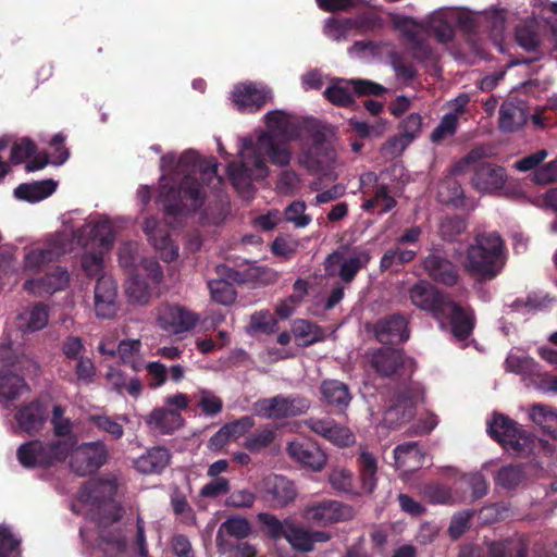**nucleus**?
Segmentation results:
<instances>
[{
  "label": "nucleus",
  "mask_w": 557,
  "mask_h": 557,
  "mask_svg": "<svg viewBox=\"0 0 557 557\" xmlns=\"http://www.w3.org/2000/svg\"><path fill=\"white\" fill-rule=\"evenodd\" d=\"M218 163L213 160L200 161L195 151H186L178 159L173 153L161 158L160 170L162 202L166 216L196 211L206 198L205 187L196 182V175L208 187L216 188L221 177L216 174Z\"/></svg>",
  "instance_id": "nucleus-1"
},
{
  "label": "nucleus",
  "mask_w": 557,
  "mask_h": 557,
  "mask_svg": "<svg viewBox=\"0 0 557 557\" xmlns=\"http://www.w3.org/2000/svg\"><path fill=\"white\" fill-rule=\"evenodd\" d=\"M269 134L294 140L300 136L302 122L283 110H273L264 115ZM310 137L302 140L299 163L310 171L327 172L336 164L335 132L332 127L315 122H304Z\"/></svg>",
  "instance_id": "nucleus-2"
},
{
  "label": "nucleus",
  "mask_w": 557,
  "mask_h": 557,
  "mask_svg": "<svg viewBox=\"0 0 557 557\" xmlns=\"http://www.w3.org/2000/svg\"><path fill=\"white\" fill-rule=\"evenodd\" d=\"M240 143L239 161L228 164L227 174L237 191L244 198H249L253 181L269 175L263 156L267 154L272 164L286 166L292 160V151L286 144L276 143L269 133H261L256 141L243 138Z\"/></svg>",
  "instance_id": "nucleus-3"
},
{
  "label": "nucleus",
  "mask_w": 557,
  "mask_h": 557,
  "mask_svg": "<svg viewBox=\"0 0 557 557\" xmlns=\"http://www.w3.org/2000/svg\"><path fill=\"white\" fill-rule=\"evenodd\" d=\"M70 240L81 246L85 252L81 259V267L88 276H97L103 269V255L113 244L111 222L106 218H90L82 226L67 228Z\"/></svg>",
  "instance_id": "nucleus-4"
},
{
  "label": "nucleus",
  "mask_w": 557,
  "mask_h": 557,
  "mask_svg": "<svg viewBox=\"0 0 557 557\" xmlns=\"http://www.w3.org/2000/svg\"><path fill=\"white\" fill-rule=\"evenodd\" d=\"M409 298L416 307L434 312L437 319L450 321L453 334L458 339H466L472 332L474 319L471 311H466L444 297L429 282L420 281L409 290Z\"/></svg>",
  "instance_id": "nucleus-5"
},
{
  "label": "nucleus",
  "mask_w": 557,
  "mask_h": 557,
  "mask_svg": "<svg viewBox=\"0 0 557 557\" xmlns=\"http://www.w3.org/2000/svg\"><path fill=\"white\" fill-rule=\"evenodd\" d=\"M506 262L505 243L496 232L475 236L468 247L465 269L472 275L491 280L503 270Z\"/></svg>",
  "instance_id": "nucleus-6"
},
{
  "label": "nucleus",
  "mask_w": 557,
  "mask_h": 557,
  "mask_svg": "<svg viewBox=\"0 0 557 557\" xmlns=\"http://www.w3.org/2000/svg\"><path fill=\"white\" fill-rule=\"evenodd\" d=\"M487 432L510 454L527 457L536 450L550 454V448L542 441L527 434L513 420L497 413L487 423Z\"/></svg>",
  "instance_id": "nucleus-7"
},
{
  "label": "nucleus",
  "mask_w": 557,
  "mask_h": 557,
  "mask_svg": "<svg viewBox=\"0 0 557 557\" xmlns=\"http://www.w3.org/2000/svg\"><path fill=\"white\" fill-rule=\"evenodd\" d=\"M29 360L17 356L11 343L0 345V403L9 406L12 401L26 397L29 387L22 376L12 371L22 370Z\"/></svg>",
  "instance_id": "nucleus-8"
},
{
  "label": "nucleus",
  "mask_w": 557,
  "mask_h": 557,
  "mask_svg": "<svg viewBox=\"0 0 557 557\" xmlns=\"http://www.w3.org/2000/svg\"><path fill=\"white\" fill-rule=\"evenodd\" d=\"M76 447L73 438L55 440L50 443L30 441L17 449V459L25 468L50 467L67 458L70 451Z\"/></svg>",
  "instance_id": "nucleus-9"
},
{
  "label": "nucleus",
  "mask_w": 557,
  "mask_h": 557,
  "mask_svg": "<svg viewBox=\"0 0 557 557\" xmlns=\"http://www.w3.org/2000/svg\"><path fill=\"white\" fill-rule=\"evenodd\" d=\"M103 492L104 490H79L76 499L82 507L87 508L99 527L108 529L123 518L125 510L119 502Z\"/></svg>",
  "instance_id": "nucleus-10"
},
{
  "label": "nucleus",
  "mask_w": 557,
  "mask_h": 557,
  "mask_svg": "<svg viewBox=\"0 0 557 557\" xmlns=\"http://www.w3.org/2000/svg\"><path fill=\"white\" fill-rule=\"evenodd\" d=\"M370 259L368 250L341 247L326 257L325 273L329 276L339 277L345 283H350L356 274L369 263Z\"/></svg>",
  "instance_id": "nucleus-11"
},
{
  "label": "nucleus",
  "mask_w": 557,
  "mask_h": 557,
  "mask_svg": "<svg viewBox=\"0 0 557 557\" xmlns=\"http://www.w3.org/2000/svg\"><path fill=\"white\" fill-rule=\"evenodd\" d=\"M73 251L67 227L52 235L42 247L28 249L24 255V270L39 271L45 264L58 260L61 256Z\"/></svg>",
  "instance_id": "nucleus-12"
},
{
  "label": "nucleus",
  "mask_w": 557,
  "mask_h": 557,
  "mask_svg": "<svg viewBox=\"0 0 557 557\" xmlns=\"http://www.w3.org/2000/svg\"><path fill=\"white\" fill-rule=\"evenodd\" d=\"M310 401L300 396H275L255 403V412L267 419H283L307 412Z\"/></svg>",
  "instance_id": "nucleus-13"
},
{
  "label": "nucleus",
  "mask_w": 557,
  "mask_h": 557,
  "mask_svg": "<svg viewBox=\"0 0 557 557\" xmlns=\"http://www.w3.org/2000/svg\"><path fill=\"white\" fill-rule=\"evenodd\" d=\"M70 468L79 475L85 476L97 471L107 462L108 449L102 442L85 443L71 451Z\"/></svg>",
  "instance_id": "nucleus-14"
},
{
  "label": "nucleus",
  "mask_w": 557,
  "mask_h": 557,
  "mask_svg": "<svg viewBox=\"0 0 557 557\" xmlns=\"http://www.w3.org/2000/svg\"><path fill=\"white\" fill-rule=\"evenodd\" d=\"M351 506L338 500H323L306 507L304 518L318 527L347 521L354 517Z\"/></svg>",
  "instance_id": "nucleus-15"
},
{
  "label": "nucleus",
  "mask_w": 557,
  "mask_h": 557,
  "mask_svg": "<svg viewBox=\"0 0 557 557\" xmlns=\"http://www.w3.org/2000/svg\"><path fill=\"white\" fill-rule=\"evenodd\" d=\"M352 91L358 95L379 96L385 91V88L367 79H337L325 89L324 95L335 104L347 106L352 101Z\"/></svg>",
  "instance_id": "nucleus-16"
},
{
  "label": "nucleus",
  "mask_w": 557,
  "mask_h": 557,
  "mask_svg": "<svg viewBox=\"0 0 557 557\" xmlns=\"http://www.w3.org/2000/svg\"><path fill=\"white\" fill-rule=\"evenodd\" d=\"M199 321L197 313L182 306H163L157 317L158 325L173 335L189 332Z\"/></svg>",
  "instance_id": "nucleus-17"
},
{
  "label": "nucleus",
  "mask_w": 557,
  "mask_h": 557,
  "mask_svg": "<svg viewBox=\"0 0 557 557\" xmlns=\"http://www.w3.org/2000/svg\"><path fill=\"white\" fill-rule=\"evenodd\" d=\"M232 100L242 112H255L272 100V91L263 85L242 83L234 87Z\"/></svg>",
  "instance_id": "nucleus-18"
},
{
  "label": "nucleus",
  "mask_w": 557,
  "mask_h": 557,
  "mask_svg": "<svg viewBox=\"0 0 557 557\" xmlns=\"http://www.w3.org/2000/svg\"><path fill=\"white\" fill-rule=\"evenodd\" d=\"M422 400V393L419 387L401 392L396 404L384 413V423L395 428L410 421L414 416V408Z\"/></svg>",
  "instance_id": "nucleus-19"
},
{
  "label": "nucleus",
  "mask_w": 557,
  "mask_h": 557,
  "mask_svg": "<svg viewBox=\"0 0 557 557\" xmlns=\"http://www.w3.org/2000/svg\"><path fill=\"white\" fill-rule=\"evenodd\" d=\"M119 262L128 275L135 273L136 269L147 275L154 283H160L162 280V271L159 263L153 259H138V246L136 244H124L119 250Z\"/></svg>",
  "instance_id": "nucleus-20"
},
{
  "label": "nucleus",
  "mask_w": 557,
  "mask_h": 557,
  "mask_svg": "<svg viewBox=\"0 0 557 557\" xmlns=\"http://www.w3.org/2000/svg\"><path fill=\"white\" fill-rule=\"evenodd\" d=\"M119 309L116 284L111 276L102 275L95 286V311L99 318H112Z\"/></svg>",
  "instance_id": "nucleus-21"
},
{
  "label": "nucleus",
  "mask_w": 557,
  "mask_h": 557,
  "mask_svg": "<svg viewBox=\"0 0 557 557\" xmlns=\"http://www.w3.org/2000/svg\"><path fill=\"white\" fill-rule=\"evenodd\" d=\"M507 181V174L502 166L482 163L474 169L471 184L481 194H494L502 189Z\"/></svg>",
  "instance_id": "nucleus-22"
},
{
  "label": "nucleus",
  "mask_w": 557,
  "mask_h": 557,
  "mask_svg": "<svg viewBox=\"0 0 557 557\" xmlns=\"http://www.w3.org/2000/svg\"><path fill=\"white\" fill-rule=\"evenodd\" d=\"M306 425L314 433L341 447L350 446L356 441L354 433L347 426L341 425L331 419L310 418L306 421Z\"/></svg>",
  "instance_id": "nucleus-23"
},
{
  "label": "nucleus",
  "mask_w": 557,
  "mask_h": 557,
  "mask_svg": "<svg viewBox=\"0 0 557 557\" xmlns=\"http://www.w3.org/2000/svg\"><path fill=\"white\" fill-rule=\"evenodd\" d=\"M289 457L313 471H320L326 463L325 453L315 444L294 441L287 446Z\"/></svg>",
  "instance_id": "nucleus-24"
},
{
  "label": "nucleus",
  "mask_w": 557,
  "mask_h": 557,
  "mask_svg": "<svg viewBox=\"0 0 557 557\" xmlns=\"http://www.w3.org/2000/svg\"><path fill=\"white\" fill-rule=\"evenodd\" d=\"M395 467L404 474L421 469L426 461V454L417 442L397 445L394 448Z\"/></svg>",
  "instance_id": "nucleus-25"
},
{
  "label": "nucleus",
  "mask_w": 557,
  "mask_h": 557,
  "mask_svg": "<svg viewBox=\"0 0 557 557\" xmlns=\"http://www.w3.org/2000/svg\"><path fill=\"white\" fill-rule=\"evenodd\" d=\"M70 275L66 270L57 268L42 278L28 280L24 284V289L35 296L52 294L62 290L69 284Z\"/></svg>",
  "instance_id": "nucleus-26"
},
{
  "label": "nucleus",
  "mask_w": 557,
  "mask_h": 557,
  "mask_svg": "<svg viewBox=\"0 0 557 557\" xmlns=\"http://www.w3.org/2000/svg\"><path fill=\"white\" fill-rule=\"evenodd\" d=\"M375 334L381 343L397 344L409 338L407 321L401 315H392L380 320L375 325Z\"/></svg>",
  "instance_id": "nucleus-27"
},
{
  "label": "nucleus",
  "mask_w": 557,
  "mask_h": 557,
  "mask_svg": "<svg viewBox=\"0 0 557 557\" xmlns=\"http://www.w3.org/2000/svg\"><path fill=\"white\" fill-rule=\"evenodd\" d=\"M171 460L170 451L164 447H152L133 460L134 468L143 474H158Z\"/></svg>",
  "instance_id": "nucleus-28"
},
{
  "label": "nucleus",
  "mask_w": 557,
  "mask_h": 557,
  "mask_svg": "<svg viewBox=\"0 0 557 557\" xmlns=\"http://www.w3.org/2000/svg\"><path fill=\"white\" fill-rule=\"evenodd\" d=\"M106 381L110 388L120 395L128 394L134 398H138L144 385L138 376H128L123 370L110 367L106 373Z\"/></svg>",
  "instance_id": "nucleus-29"
},
{
  "label": "nucleus",
  "mask_w": 557,
  "mask_h": 557,
  "mask_svg": "<svg viewBox=\"0 0 557 557\" xmlns=\"http://www.w3.org/2000/svg\"><path fill=\"white\" fill-rule=\"evenodd\" d=\"M423 267L428 274L440 283L453 285L457 282L455 265L438 252L428 256Z\"/></svg>",
  "instance_id": "nucleus-30"
},
{
  "label": "nucleus",
  "mask_w": 557,
  "mask_h": 557,
  "mask_svg": "<svg viewBox=\"0 0 557 557\" xmlns=\"http://www.w3.org/2000/svg\"><path fill=\"white\" fill-rule=\"evenodd\" d=\"M146 423L152 430L161 433H171L180 429L184 419L181 412L163 407L154 408L147 417Z\"/></svg>",
  "instance_id": "nucleus-31"
},
{
  "label": "nucleus",
  "mask_w": 557,
  "mask_h": 557,
  "mask_svg": "<svg viewBox=\"0 0 557 557\" xmlns=\"http://www.w3.org/2000/svg\"><path fill=\"white\" fill-rule=\"evenodd\" d=\"M144 231L164 261H172L178 256V248L169 238L165 232L158 227L154 219H147Z\"/></svg>",
  "instance_id": "nucleus-32"
},
{
  "label": "nucleus",
  "mask_w": 557,
  "mask_h": 557,
  "mask_svg": "<svg viewBox=\"0 0 557 557\" xmlns=\"http://www.w3.org/2000/svg\"><path fill=\"white\" fill-rule=\"evenodd\" d=\"M48 309L45 305L35 304L25 308L16 318V326L23 332H35L48 324Z\"/></svg>",
  "instance_id": "nucleus-33"
},
{
  "label": "nucleus",
  "mask_w": 557,
  "mask_h": 557,
  "mask_svg": "<svg viewBox=\"0 0 557 557\" xmlns=\"http://www.w3.org/2000/svg\"><path fill=\"white\" fill-rule=\"evenodd\" d=\"M150 284H156L145 272L136 269L135 273L129 274L126 284V295L128 300L135 305H146L150 299Z\"/></svg>",
  "instance_id": "nucleus-34"
},
{
  "label": "nucleus",
  "mask_w": 557,
  "mask_h": 557,
  "mask_svg": "<svg viewBox=\"0 0 557 557\" xmlns=\"http://www.w3.org/2000/svg\"><path fill=\"white\" fill-rule=\"evenodd\" d=\"M57 188L53 180H45L34 183H24L14 189L17 199L28 202H38L51 196Z\"/></svg>",
  "instance_id": "nucleus-35"
},
{
  "label": "nucleus",
  "mask_w": 557,
  "mask_h": 557,
  "mask_svg": "<svg viewBox=\"0 0 557 557\" xmlns=\"http://www.w3.org/2000/svg\"><path fill=\"white\" fill-rule=\"evenodd\" d=\"M15 419L20 428L27 433L38 432L46 420L45 411L39 403H32L20 409Z\"/></svg>",
  "instance_id": "nucleus-36"
},
{
  "label": "nucleus",
  "mask_w": 557,
  "mask_h": 557,
  "mask_svg": "<svg viewBox=\"0 0 557 557\" xmlns=\"http://www.w3.org/2000/svg\"><path fill=\"white\" fill-rule=\"evenodd\" d=\"M405 363L400 350L384 348L376 351L372 357V366L383 375H391Z\"/></svg>",
  "instance_id": "nucleus-37"
},
{
  "label": "nucleus",
  "mask_w": 557,
  "mask_h": 557,
  "mask_svg": "<svg viewBox=\"0 0 557 557\" xmlns=\"http://www.w3.org/2000/svg\"><path fill=\"white\" fill-rule=\"evenodd\" d=\"M323 399L332 406L347 407L351 395L346 384L337 380H325L321 384Z\"/></svg>",
  "instance_id": "nucleus-38"
},
{
  "label": "nucleus",
  "mask_w": 557,
  "mask_h": 557,
  "mask_svg": "<svg viewBox=\"0 0 557 557\" xmlns=\"http://www.w3.org/2000/svg\"><path fill=\"white\" fill-rule=\"evenodd\" d=\"M527 121V115L522 107L512 102H504L499 110V126L504 132H513L519 129Z\"/></svg>",
  "instance_id": "nucleus-39"
},
{
  "label": "nucleus",
  "mask_w": 557,
  "mask_h": 557,
  "mask_svg": "<svg viewBox=\"0 0 557 557\" xmlns=\"http://www.w3.org/2000/svg\"><path fill=\"white\" fill-rule=\"evenodd\" d=\"M292 333L301 342L302 346H310L325 338V332L320 326L304 319L293 322Z\"/></svg>",
  "instance_id": "nucleus-40"
},
{
  "label": "nucleus",
  "mask_w": 557,
  "mask_h": 557,
  "mask_svg": "<svg viewBox=\"0 0 557 557\" xmlns=\"http://www.w3.org/2000/svg\"><path fill=\"white\" fill-rule=\"evenodd\" d=\"M140 350L141 342L139 339L121 341L116 348V355L122 363L129 366L134 371H140L144 368Z\"/></svg>",
  "instance_id": "nucleus-41"
},
{
  "label": "nucleus",
  "mask_w": 557,
  "mask_h": 557,
  "mask_svg": "<svg viewBox=\"0 0 557 557\" xmlns=\"http://www.w3.org/2000/svg\"><path fill=\"white\" fill-rule=\"evenodd\" d=\"M487 557H527V548L519 542L507 539L485 543Z\"/></svg>",
  "instance_id": "nucleus-42"
},
{
  "label": "nucleus",
  "mask_w": 557,
  "mask_h": 557,
  "mask_svg": "<svg viewBox=\"0 0 557 557\" xmlns=\"http://www.w3.org/2000/svg\"><path fill=\"white\" fill-rule=\"evenodd\" d=\"M227 534L237 540L246 539L251 533V527L247 519L240 517H230L220 525L216 533V543L223 545V534Z\"/></svg>",
  "instance_id": "nucleus-43"
},
{
  "label": "nucleus",
  "mask_w": 557,
  "mask_h": 557,
  "mask_svg": "<svg viewBox=\"0 0 557 557\" xmlns=\"http://www.w3.org/2000/svg\"><path fill=\"white\" fill-rule=\"evenodd\" d=\"M258 521L261 523V531L265 536L273 541H278L286 537L292 519L281 521L274 515L261 512L258 515Z\"/></svg>",
  "instance_id": "nucleus-44"
},
{
  "label": "nucleus",
  "mask_w": 557,
  "mask_h": 557,
  "mask_svg": "<svg viewBox=\"0 0 557 557\" xmlns=\"http://www.w3.org/2000/svg\"><path fill=\"white\" fill-rule=\"evenodd\" d=\"M495 483L502 487H515L528 483V472L524 467L510 465L503 467L494 474Z\"/></svg>",
  "instance_id": "nucleus-45"
},
{
  "label": "nucleus",
  "mask_w": 557,
  "mask_h": 557,
  "mask_svg": "<svg viewBox=\"0 0 557 557\" xmlns=\"http://www.w3.org/2000/svg\"><path fill=\"white\" fill-rule=\"evenodd\" d=\"M360 478L364 487H374L377 484V460L366 449H362L358 459Z\"/></svg>",
  "instance_id": "nucleus-46"
},
{
  "label": "nucleus",
  "mask_w": 557,
  "mask_h": 557,
  "mask_svg": "<svg viewBox=\"0 0 557 557\" xmlns=\"http://www.w3.org/2000/svg\"><path fill=\"white\" fill-rule=\"evenodd\" d=\"M285 540L296 552L309 553L313 550L311 545L310 531L297 525L292 520L289 528L287 529Z\"/></svg>",
  "instance_id": "nucleus-47"
},
{
  "label": "nucleus",
  "mask_w": 557,
  "mask_h": 557,
  "mask_svg": "<svg viewBox=\"0 0 557 557\" xmlns=\"http://www.w3.org/2000/svg\"><path fill=\"white\" fill-rule=\"evenodd\" d=\"M388 16L393 26L411 40H417L424 32L423 25L411 17L396 13H389Z\"/></svg>",
  "instance_id": "nucleus-48"
},
{
  "label": "nucleus",
  "mask_w": 557,
  "mask_h": 557,
  "mask_svg": "<svg viewBox=\"0 0 557 557\" xmlns=\"http://www.w3.org/2000/svg\"><path fill=\"white\" fill-rule=\"evenodd\" d=\"M417 251L412 249H403L397 245L388 249L382 257L380 262L381 270L385 271L394 265H403L414 259Z\"/></svg>",
  "instance_id": "nucleus-49"
},
{
  "label": "nucleus",
  "mask_w": 557,
  "mask_h": 557,
  "mask_svg": "<svg viewBox=\"0 0 557 557\" xmlns=\"http://www.w3.org/2000/svg\"><path fill=\"white\" fill-rule=\"evenodd\" d=\"M120 420L128 422L126 416H121L117 419H112L109 416L104 414H97L90 417V421L92 422V424L100 431L108 433L113 440H119L124 434V429L123 425L120 423Z\"/></svg>",
  "instance_id": "nucleus-50"
},
{
  "label": "nucleus",
  "mask_w": 557,
  "mask_h": 557,
  "mask_svg": "<svg viewBox=\"0 0 557 557\" xmlns=\"http://www.w3.org/2000/svg\"><path fill=\"white\" fill-rule=\"evenodd\" d=\"M534 21H528L519 25L516 29L517 44L527 51H534L540 44Z\"/></svg>",
  "instance_id": "nucleus-51"
},
{
  "label": "nucleus",
  "mask_w": 557,
  "mask_h": 557,
  "mask_svg": "<svg viewBox=\"0 0 557 557\" xmlns=\"http://www.w3.org/2000/svg\"><path fill=\"white\" fill-rule=\"evenodd\" d=\"M396 206V200L389 195L388 188L384 185L376 186L374 196L367 199L362 209L370 211L376 207H381V212L385 213L392 210Z\"/></svg>",
  "instance_id": "nucleus-52"
},
{
  "label": "nucleus",
  "mask_w": 557,
  "mask_h": 557,
  "mask_svg": "<svg viewBox=\"0 0 557 557\" xmlns=\"http://www.w3.org/2000/svg\"><path fill=\"white\" fill-rule=\"evenodd\" d=\"M474 512V510H462L451 517L447 533L453 541L460 539L470 529Z\"/></svg>",
  "instance_id": "nucleus-53"
},
{
  "label": "nucleus",
  "mask_w": 557,
  "mask_h": 557,
  "mask_svg": "<svg viewBox=\"0 0 557 557\" xmlns=\"http://www.w3.org/2000/svg\"><path fill=\"white\" fill-rule=\"evenodd\" d=\"M209 288L212 299L221 305L228 306L236 298L234 287L225 280L210 281Z\"/></svg>",
  "instance_id": "nucleus-54"
},
{
  "label": "nucleus",
  "mask_w": 557,
  "mask_h": 557,
  "mask_svg": "<svg viewBox=\"0 0 557 557\" xmlns=\"http://www.w3.org/2000/svg\"><path fill=\"white\" fill-rule=\"evenodd\" d=\"M51 423L53 431L58 440L73 438L77 442L76 437L72 433L73 424L71 420L64 417V410L60 406H54L52 411Z\"/></svg>",
  "instance_id": "nucleus-55"
},
{
  "label": "nucleus",
  "mask_w": 557,
  "mask_h": 557,
  "mask_svg": "<svg viewBox=\"0 0 557 557\" xmlns=\"http://www.w3.org/2000/svg\"><path fill=\"white\" fill-rule=\"evenodd\" d=\"M198 405L206 416H215L222 411L223 401L212 391L199 388L197 391Z\"/></svg>",
  "instance_id": "nucleus-56"
},
{
  "label": "nucleus",
  "mask_w": 557,
  "mask_h": 557,
  "mask_svg": "<svg viewBox=\"0 0 557 557\" xmlns=\"http://www.w3.org/2000/svg\"><path fill=\"white\" fill-rule=\"evenodd\" d=\"M357 26L351 20L336 21L329 18L324 25V34L334 41H343L348 37V33Z\"/></svg>",
  "instance_id": "nucleus-57"
},
{
  "label": "nucleus",
  "mask_w": 557,
  "mask_h": 557,
  "mask_svg": "<svg viewBox=\"0 0 557 557\" xmlns=\"http://www.w3.org/2000/svg\"><path fill=\"white\" fill-rule=\"evenodd\" d=\"M557 413L556 409L544 405H534L529 412L530 419L537 424L544 431L547 428H552V423L554 422L555 414Z\"/></svg>",
  "instance_id": "nucleus-58"
},
{
  "label": "nucleus",
  "mask_w": 557,
  "mask_h": 557,
  "mask_svg": "<svg viewBox=\"0 0 557 557\" xmlns=\"http://www.w3.org/2000/svg\"><path fill=\"white\" fill-rule=\"evenodd\" d=\"M250 330L270 334L276 331L277 322L268 311H259L251 315Z\"/></svg>",
  "instance_id": "nucleus-59"
},
{
  "label": "nucleus",
  "mask_w": 557,
  "mask_h": 557,
  "mask_svg": "<svg viewBox=\"0 0 557 557\" xmlns=\"http://www.w3.org/2000/svg\"><path fill=\"white\" fill-rule=\"evenodd\" d=\"M305 202H292L285 210L286 221L293 223L296 227H306L311 222V218L305 213Z\"/></svg>",
  "instance_id": "nucleus-60"
},
{
  "label": "nucleus",
  "mask_w": 557,
  "mask_h": 557,
  "mask_svg": "<svg viewBox=\"0 0 557 557\" xmlns=\"http://www.w3.org/2000/svg\"><path fill=\"white\" fill-rule=\"evenodd\" d=\"M458 120L455 114H445L437 127L431 134V140L438 143L455 134Z\"/></svg>",
  "instance_id": "nucleus-61"
},
{
  "label": "nucleus",
  "mask_w": 557,
  "mask_h": 557,
  "mask_svg": "<svg viewBox=\"0 0 557 557\" xmlns=\"http://www.w3.org/2000/svg\"><path fill=\"white\" fill-rule=\"evenodd\" d=\"M458 492L459 490H423V496L434 505H454L459 500Z\"/></svg>",
  "instance_id": "nucleus-62"
},
{
  "label": "nucleus",
  "mask_w": 557,
  "mask_h": 557,
  "mask_svg": "<svg viewBox=\"0 0 557 557\" xmlns=\"http://www.w3.org/2000/svg\"><path fill=\"white\" fill-rule=\"evenodd\" d=\"M275 438V434L270 429H264L249 436L245 442V447L250 451H260L268 447Z\"/></svg>",
  "instance_id": "nucleus-63"
},
{
  "label": "nucleus",
  "mask_w": 557,
  "mask_h": 557,
  "mask_svg": "<svg viewBox=\"0 0 557 557\" xmlns=\"http://www.w3.org/2000/svg\"><path fill=\"white\" fill-rule=\"evenodd\" d=\"M300 187V178L296 172L292 170H285L281 173L276 189L278 193L284 195H293Z\"/></svg>",
  "instance_id": "nucleus-64"
}]
</instances>
